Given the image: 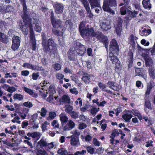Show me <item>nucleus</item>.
Here are the masks:
<instances>
[{"instance_id":"obj_59","label":"nucleus","mask_w":155,"mask_h":155,"mask_svg":"<svg viewBox=\"0 0 155 155\" xmlns=\"http://www.w3.org/2000/svg\"><path fill=\"white\" fill-rule=\"evenodd\" d=\"M141 43L144 45L145 46H148L150 44L149 41H147L146 42V41L144 39H142L140 41Z\"/></svg>"},{"instance_id":"obj_60","label":"nucleus","mask_w":155,"mask_h":155,"mask_svg":"<svg viewBox=\"0 0 155 155\" xmlns=\"http://www.w3.org/2000/svg\"><path fill=\"white\" fill-rule=\"evenodd\" d=\"M138 11H134V12H131L130 11L129 12V14H130V16L131 17H136V15L137 14H138Z\"/></svg>"},{"instance_id":"obj_5","label":"nucleus","mask_w":155,"mask_h":155,"mask_svg":"<svg viewBox=\"0 0 155 155\" xmlns=\"http://www.w3.org/2000/svg\"><path fill=\"white\" fill-rule=\"evenodd\" d=\"M50 17L51 22L53 28H62V21L59 19H56L53 12H51Z\"/></svg>"},{"instance_id":"obj_24","label":"nucleus","mask_w":155,"mask_h":155,"mask_svg":"<svg viewBox=\"0 0 155 155\" xmlns=\"http://www.w3.org/2000/svg\"><path fill=\"white\" fill-rule=\"evenodd\" d=\"M34 21L33 22V23L35 24V30L38 32H40L41 30V24L39 20L37 19H34Z\"/></svg>"},{"instance_id":"obj_49","label":"nucleus","mask_w":155,"mask_h":155,"mask_svg":"<svg viewBox=\"0 0 155 155\" xmlns=\"http://www.w3.org/2000/svg\"><path fill=\"white\" fill-rule=\"evenodd\" d=\"M58 153L61 155H67L68 154V152L66 150H64L63 149H59L57 152Z\"/></svg>"},{"instance_id":"obj_23","label":"nucleus","mask_w":155,"mask_h":155,"mask_svg":"<svg viewBox=\"0 0 155 155\" xmlns=\"http://www.w3.org/2000/svg\"><path fill=\"white\" fill-rule=\"evenodd\" d=\"M0 41L5 43H7L9 41V39L8 36L0 31Z\"/></svg>"},{"instance_id":"obj_54","label":"nucleus","mask_w":155,"mask_h":155,"mask_svg":"<svg viewBox=\"0 0 155 155\" xmlns=\"http://www.w3.org/2000/svg\"><path fill=\"white\" fill-rule=\"evenodd\" d=\"M47 110L44 107H42L41 109V116L45 117L47 113Z\"/></svg>"},{"instance_id":"obj_21","label":"nucleus","mask_w":155,"mask_h":155,"mask_svg":"<svg viewBox=\"0 0 155 155\" xmlns=\"http://www.w3.org/2000/svg\"><path fill=\"white\" fill-rule=\"evenodd\" d=\"M91 9L96 7H99L101 8L99 0H88Z\"/></svg>"},{"instance_id":"obj_4","label":"nucleus","mask_w":155,"mask_h":155,"mask_svg":"<svg viewBox=\"0 0 155 155\" xmlns=\"http://www.w3.org/2000/svg\"><path fill=\"white\" fill-rule=\"evenodd\" d=\"M117 6L116 0H104L102 8L104 11L114 15L115 12L114 9Z\"/></svg>"},{"instance_id":"obj_14","label":"nucleus","mask_w":155,"mask_h":155,"mask_svg":"<svg viewBox=\"0 0 155 155\" xmlns=\"http://www.w3.org/2000/svg\"><path fill=\"white\" fill-rule=\"evenodd\" d=\"M100 26L102 30L107 31L111 28V23L109 20L104 21L100 24Z\"/></svg>"},{"instance_id":"obj_47","label":"nucleus","mask_w":155,"mask_h":155,"mask_svg":"<svg viewBox=\"0 0 155 155\" xmlns=\"http://www.w3.org/2000/svg\"><path fill=\"white\" fill-rule=\"evenodd\" d=\"M71 117L74 119H76L78 117V113L74 111H72L71 113Z\"/></svg>"},{"instance_id":"obj_63","label":"nucleus","mask_w":155,"mask_h":155,"mask_svg":"<svg viewBox=\"0 0 155 155\" xmlns=\"http://www.w3.org/2000/svg\"><path fill=\"white\" fill-rule=\"evenodd\" d=\"M16 90V88L14 87H9L7 91L10 93H12L15 91Z\"/></svg>"},{"instance_id":"obj_34","label":"nucleus","mask_w":155,"mask_h":155,"mask_svg":"<svg viewBox=\"0 0 155 155\" xmlns=\"http://www.w3.org/2000/svg\"><path fill=\"white\" fill-rule=\"evenodd\" d=\"M117 35H119L121 32L122 27L120 23H118L114 26Z\"/></svg>"},{"instance_id":"obj_48","label":"nucleus","mask_w":155,"mask_h":155,"mask_svg":"<svg viewBox=\"0 0 155 155\" xmlns=\"http://www.w3.org/2000/svg\"><path fill=\"white\" fill-rule=\"evenodd\" d=\"M23 105L28 108H30L33 106L32 103L29 101L25 102L23 103Z\"/></svg>"},{"instance_id":"obj_46","label":"nucleus","mask_w":155,"mask_h":155,"mask_svg":"<svg viewBox=\"0 0 155 155\" xmlns=\"http://www.w3.org/2000/svg\"><path fill=\"white\" fill-rule=\"evenodd\" d=\"M50 123L47 121H45L41 125V128L43 131H45L47 130V125H49Z\"/></svg>"},{"instance_id":"obj_62","label":"nucleus","mask_w":155,"mask_h":155,"mask_svg":"<svg viewBox=\"0 0 155 155\" xmlns=\"http://www.w3.org/2000/svg\"><path fill=\"white\" fill-rule=\"evenodd\" d=\"M98 111V109L96 108H93L91 110V112L93 115H95Z\"/></svg>"},{"instance_id":"obj_39","label":"nucleus","mask_w":155,"mask_h":155,"mask_svg":"<svg viewBox=\"0 0 155 155\" xmlns=\"http://www.w3.org/2000/svg\"><path fill=\"white\" fill-rule=\"evenodd\" d=\"M22 66L32 70L34 69V65L28 63H25L23 64Z\"/></svg>"},{"instance_id":"obj_20","label":"nucleus","mask_w":155,"mask_h":155,"mask_svg":"<svg viewBox=\"0 0 155 155\" xmlns=\"http://www.w3.org/2000/svg\"><path fill=\"white\" fill-rule=\"evenodd\" d=\"M59 117L61 125L64 124L66 123L69 120L67 114L64 112L61 113L59 115Z\"/></svg>"},{"instance_id":"obj_22","label":"nucleus","mask_w":155,"mask_h":155,"mask_svg":"<svg viewBox=\"0 0 155 155\" xmlns=\"http://www.w3.org/2000/svg\"><path fill=\"white\" fill-rule=\"evenodd\" d=\"M78 49L77 51V53L81 55H83L86 51L85 47L84 45L80 43L78 44Z\"/></svg>"},{"instance_id":"obj_2","label":"nucleus","mask_w":155,"mask_h":155,"mask_svg":"<svg viewBox=\"0 0 155 155\" xmlns=\"http://www.w3.org/2000/svg\"><path fill=\"white\" fill-rule=\"evenodd\" d=\"M24 20L23 22H25L21 27V30L24 35H27L28 33V28L30 29V45L31 46L32 49L33 51H35L36 49V41L35 39V36L33 30L32 20L31 19L29 18H27Z\"/></svg>"},{"instance_id":"obj_41","label":"nucleus","mask_w":155,"mask_h":155,"mask_svg":"<svg viewBox=\"0 0 155 155\" xmlns=\"http://www.w3.org/2000/svg\"><path fill=\"white\" fill-rule=\"evenodd\" d=\"M51 125L54 128H58L59 127V123L58 120H54L52 121Z\"/></svg>"},{"instance_id":"obj_61","label":"nucleus","mask_w":155,"mask_h":155,"mask_svg":"<svg viewBox=\"0 0 155 155\" xmlns=\"http://www.w3.org/2000/svg\"><path fill=\"white\" fill-rule=\"evenodd\" d=\"M78 101H79L78 103L79 106L80 107L82 105V100H81V98L80 97L78 98V99H77V100L75 102V103L77 105H78Z\"/></svg>"},{"instance_id":"obj_35","label":"nucleus","mask_w":155,"mask_h":155,"mask_svg":"<svg viewBox=\"0 0 155 155\" xmlns=\"http://www.w3.org/2000/svg\"><path fill=\"white\" fill-rule=\"evenodd\" d=\"M133 115L130 114H126L122 116V118L126 122H129Z\"/></svg>"},{"instance_id":"obj_30","label":"nucleus","mask_w":155,"mask_h":155,"mask_svg":"<svg viewBox=\"0 0 155 155\" xmlns=\"http://www.w3.org/2000/svg\"><path fill=\"white\" fill-rule=\"evenodd\" d=\"M144 106V110L146 111L147 110L146 108H148L149 110H152L151 104L150 101L147 99H145V104Z\"/></svg>"},{"instance_id":"obj_10","label":"nucleus","mask_w":155,"mask_h":155,"mask_svg":"<svg viewBox=\"0 0 155 155\" xmlns=\"http://www.w3.org/2000/svg\"><path fill=\"white\" fill-rule=\"evenodd\" d=\"M62 125L63 129L65 131H68L71 130L74 128L75 124L71 120H69L67 122Z\"/></svg>"},{"instance_id":"obj_51","label":"nucleus","mask_w":155,"mask_h":155,"mask_svg":"<svg viewBox=\"0 0 155 155\" xmlns=\"http://www.w3.org/2000/svg\"><path fill=\"white\" fill-rule=\"evenodd\" d=\"M93 143L95 146L99 147L100 146V142L95 138L93 139Z\"/></svg>"},{"instance_id":"obj_52","label":"nucleus","mask_w":155,"mask_h":155,"mask_svg":"<svg viewBox=\"0 0 155 155\" xmlns=\"http://www.w3.org/2000/svg\"><path fill=\"white\" fill-rule=\"evenodd\" d=\"M37 155H48V153L44 150H38L37 152Z\"/></svg>"},{"instance_id":"obj_56","label":"nucleus","mask_w":155,"mask_h":155,"mask_svg":"<svg viewBox=\"0 0 155 155\" xmlns=\"http://www.w3.org/2000/svg\"><path fill=\"white\" fill-rule=\"evenodd\" d=\"M120 12L121 15H125L126 13V8L124 7H121L120 8Z\"/></svg>"},{"instance_id":"obj_33","label":"nucleus","mask_w":155,"mask_h":155,"mask_svg":"<svg viewBox=\"0 0 155 155\" xmlns=\"http://www.w3.org/2000/svg\"><path fill=\"white\" fill-rule=\"evenodd\" d=\"M56 113L53 111H51L48 114V116L46 117V119L48 121H51L54 119L56 117Z\"/></svg>"},{"instance_id":"obj_27","label":"nucleus","mask_w":155,"mask_h":155,"mask_svg":"<svg viewBox=\"0 0 155 155\" xmlns=\"http://www.w3.org/2000/svg\"><path fill=\"white\" fill-rule=\"evenodd\" d=\"M150 1V0H143L142 1L143 6L145 9H149L151 8V4Z\"/></svg>"},{"instance_id":"obj_11","label":"nucleus","mask_w":155,"mask_h":155,"mask_svg":"<svg viewBox=\"0 0 155 155\" xmlns=\"http://www.w3.org/2000/svg\"><path fill=\"white\" fill-rule=\"evenodd\" d=\"M145 61V64L147 67H149L150 68L153 67L154 65V61L147 54H143L142 55Z\"/></svg>"},{"instance_id":"obj_16","label":"nucleus","mask_w":155,"mask_h":155,"mask_svg":"<svg viewBox=\"0 0 155 155\" xmlns=\"http://www.w3.org/2000/svg\"><path fill=\"white\" fill-rule=\"evenodd\" d=\"M23 90L26 93L33 97L36 98L38 97V94L34 90L25 87H23Z\"/></svg>"},{"instance_id":"obj_9","label":"nucleus","mask_w":155,"mask_h":155,"mask_svg":"<svg viewBox=\"0 0 155 155\" xmlns=\"http://www.w3.org/2000/svg\"><path fill=\"white\" fill-rule=\"evenodd\" d=\"M81 73V74L82 76L81 78L82 80L86 84H88L91 81V79H92L94 76L91 74H89L82 71H80Z\"/></svg>"},{"instance_id":"obj_31","label":"nucleus","mask_w":155,"mask_h":155,"mask_svg":"<svg viewBox=\"0 0 155 155\" xmlns=\"http://www.w3.org/2000/svg\"><path fill=\"white\" fill-rule=\"evenodd\" d=\"M108 86L114 91H117L119 89L118 86L111 81H109L107 83Z\"/></svg>"},{"instance_id":"obj_8","label":"nucleus","mask_w":155,"mask_h":155,"mask_svg":"<svg viewBox=\"0 0 155 155\" xmlns=\"http://www.w3.org/2000/svg\"><path fill=\"white\" fill-rule=\"evenodd\" d=\"M56 28H54L52 29V31L53 33L55 35H56L58 37V40L60 45L61 46H62L64 43V41L62 36H61V35H62L63 33H61L60 31L56 29Z\"/></svg>"},{"instance_id":"obj_28","label":"nucleus","mask_w":155,"mask_h":155,"mask_svg":"<svg viewBox=\"0 0 155 155\" xmlns=\"http://www.w3.org/2000/svg\"><path fill=\"white\" fill-rule=\"evenodd\" d=\"M48 143L45 137H42L38 143V145H39L41 147H46Z\"/></svg>"},{"instance_id":"obj_15","label":"nucleus","mask_w":155,"mask_h":155,"mask_svg":"<svg viewBox=\"0 0 155 155\" xmlns=\"http://www.w3.org/2000/svg\"><path fill=\"white\" fill-rule=\"evenodd\" d=\"M151 33L150 28L148 26L142 27L139 31L140 35L142 36H146Z\"/></svg>"},{"instance_id":"obj_57","label":"nucleus","mask_w":155,"mask_h":155,"mask_svg":"<svg viewBox=\"0 0 155 155\" xmlns=\"http://www.w3.org/2000/svg\"><path fill=\"white\" fill-rule=\"evenodd\" d=\"M70 92L72 94L77 95L78 93V91L77 89L75 88H71L70 89Z\"/></svg>"},{"instance_id":"obj_45","label":"nucleus","mask_w":155,"mask_h":155,"mask_svg":"<svg viewBox=\"0 0 155 155\" xmlns=\"http://www.w3.org/2000/svg\"><path fill=\"white\" fill-rule=\"evenodd\" d=\"M52 66L54 69L56 71H58L61 69V65L59 64L56 63L54 64Z\"/></svg>"},{"instance_id":"obj_13","label":"nucleus","mask_w":155,"mask_h":155,"mask_svg":"<svg viewBox=\"0 0 155 155\" xmlns=\"http://www.w3.org/2000/svg\"><path fill=\"white\" fill-rule=\"evenodd\" d=\"M55 12L57 14H58L61 13L64 10V7L63 4L61 3L55 2L53 5Z\"/></svg>"},{"instance_id":"obj_19","label":"nucleus","mask_w":155,"mask_h":155,"mask_svg":"<svg viewBox=\"0 0 155 155\" xmlns=\"http://www.w3.org/2000/svg\"><path fill=\"white\" fill-rule=\"evenodd\" d=\"M70 144L74 147H78L80 145V143L79 138L74 137L73 136H71Z\"/></svg>"},{"instance_id":"obj_58","label":"nucleus","mask_w":155,"mask_h":155,"mask_svg":"<svg viewBox=\"0 0 155 155\" xmlns=\"http://www.w3.org/2000/svg\"><path fill=\"white\" fill-rule=\"evenodd\" d=\"M87 126L86 124L84 123H81L78 125V128L81 130H82L86 128Z\"/></svg>"},{"instance_id":"obj_6","label":"nucleus","mask_w":155,"mask_h":155,"mask_svg":"<svg viewBox=\"0 0 155 155\" xmlns=\"http://www.w3.org/2000/svg\"><path fill=\"white\" fill-rule=\"evenodd\" d=\"M21 42V38L18 36H14L12 38V48L14 51L19 48Z\"/></svg>"},{"instance_id":"obj_32","label":"nucleus","mask_w":155,"mask_h":155,"mask_svg":"<svg viewBox=\"0 0 155 155\" xmlns=\"http://www.w3.org/2000/svg\"><path fill=\"white\" fill-rule=\"evenodd\" d=\"M72 26V24L71 21L70 20H68L65 22L64 26L63 27V29L62 30V33L65 31L66 30V28H70Z\"/></svg>"},{"instance_id":"obj_53","label":"nucleus","mask_w":155,"mask_h":155,"mask_svg":"<svg viewBox=\"0 0 155 155\" xmlns=\"http://www.w3.org/2000/svg\"><path fill=\"white\" fill-rule=\"evenodd\" d=\"M13 8L10 6H8L5 9V12H9L13 11Z\"/></svg>"},{"instance_id":"obj_50","label":"nucleus","mask_w":155,"mask_h":155,"mask_svg":"<svg viewBox=\"0 0 155 155\" xmlns=\"http://www.w3.org/2000/svg\"><path fill=\"white\" fill-rule=\"evenodd\" d=\"M39 76V73L38 72L33 73L32 74V79L34 80H37Z\"/></svg>"},{"instance_id":"obj_40","label":"nucleus","mask_w":155,"mask_h":155,"mask_svg":"<svg viewBox=\"0 0 155 155\" xmlns=\"http://www.w3.org/2000/svg\"><path fill=\"white\" fill-rule=\"evenodd\" d=\"M152 87L153 86L150 83L147 85V89L145 94L146 95H149L150 94Z\"/></svg>"},{"instance_id":"obj_3","label":"nucleus","mask_w":155,"mask_h":155,"mask_svg":"<svg viewBox=\"0 0 155 155\" xmlns=\"http://www.w3.org/2000/svg\"><path fill=\"white\" fill-rule=\"evenodd\" d=\"M42 44L43 47V50L46 53L49 52L51 55L52 54L54 55L56 53L57 48L56 44L52 38L48 40L47 44L46 42L47 38L43 35H42Z\"/></svg>"},{"instance_id":"obj_55","label":"nucleus","mask_w":155,"mask_h":155,"mask_svg":"<svg viewBox=\"0 0 155 155\" xmlns=\"http://www.w3.org/2000/svg\"><path fill=\"white\" fill-rule=\"evenodd\" d=\"M119 134V133L118 132V130L117 129H115L113 131L111 136L114 137L115 136H118Z\"/></svg>"},{"instance_id":"obj_7","label":"nucleus","mask_w":155,"mask_h":155,"mask_svg":"<svg viewBox=\"0 0 155 155\" xmlns=\"http://www.w3.org/2000/svg\"><path fill=\"white\" fill-rule=\"evenodd\" d=\"M115 53L111 52L109 54L110 60L112 61V64L115 65L116 68L119 69L120 67V62L117 57L114 55L113 53Z\"/></svg>"},{"instance_id":"obj_36","label":"nucleus","mask_w":155,"mask_h":155,"mask_svg":"<svg viewBox=\"0 0 155 155\" xmlns=\"http://www.w3.org/2000/svg\"><path fill=\"white\" fill-rule=\"evenodd\" d=\"M131 113H132L135 116H137L139 119L140 120L142 119L141 115L137 110L132 109L131 111Z\"/></svg>"},{"instance_id":"obj_42","label":"nucleus","mask_w":155,"mask_h":155,"mask_svg":"<svg viewBox=\"0 0 155 155\" xmlns=\"http://www.w3.org/2000/svg\"><path fill=\"white\" fill-rule=\"evenodd\" d=\"M86 149L87 152L91 154H93L95 151L94 148L92 147L91 146H88L86 147Z\"/></svg>"},{"instance_id":"obj_17","label":"nucleus","mask_w":155,"mask_h":155,"mask_svg":"<svg viewBox=\"0 0 155 155\" xmlns=\"http://www.w3.org/2000/svg\"><path fill=\"white\" fill-rule=\"evenodd\" d=\"M59 102L60 105L69 104L71 103L70 98L68 96L63 95L60 99Z\"/></svg>"},{"instance_id":"obj_12","label":"nucleus","mask_w":155,"mask_h":155,"mask_svg":"<svg viewBox=\"0 0 155 155\" xmlns=\"http://www.w3.org/2000/svg\"><path fill=\"white\" fill-rule=\"evenodd\" d=\"M110 50L111 52L116 53L118 51V46L115 39H113L110 42Z\"/></svg>"},{"instance_id":"obj_44","label":"nucleus","mask_w":155,"mask_h":155,"mask_svg":"<svg viewBox=\"0 0 155 155\" xmlns=\"http://www.w3.org/2000/svg\"><path fill=\"white\" fill-rule=\"evenodd\" d=\"M72 135L71 136H73L74 137L79 138V136L80 135L81 133L79 131L77 130H74L72 131Z\"/></svg>"},{"instance_id":"obj_1","label":"nucleus","mask_w":155,"mask_h":155,"mask_svg":"<svg viewBox=\"0 0 155 155\" xmlns=\"http://www.w3.org/2000/svg\"><path fill=\"white\" fill-rule=\"evenodd\" d=\"M79 31L81 35L83 38L87 40L91 36L96 37L104 44L106 50L108 49V41L107 38L104 36L101 32H95L93 28H90L88 27H86L85 23L84 22H82L80 24Z\"/></svg>"},{"instance_id":"obj_25","label":"nucleus","mask_w":155,"mask_h":155,"mask_svg":"<svg viewBox=\"0 0 155 155\" xmlns=\"http://www.w3.org/2000/svg\"><path fill=\"white\" fill-rule=\"evenodd\" d=\"M27 136L29 137H31L33 138H36L38 139L41 136V133L38 132L33 133L29 132L27 134Z\"/></svg>"},{"instance_id":"obj_29","label":"nucleus","mask_w":155,"mask_h":155,"mask_svg":"<svg viewBox=\"0 0 155 155\" xmlns=\"http://www.w3.org/2000/svg\"><path fill=\"white\" fill-rule=\"evenodd\" d=\"M155 70L154 67H150L148 69L149 75L150 78L153 79H155Z\"/></svg>"},{"instance_id":"obj_38","label":"nucleus","mask_w":155,"mask_h":155,"mask_svg":"<svg viewBox=\"0 0 155 155\" xmlns=\"http://www.w3.org/2000/svg\"><path fill=\"white\" fill-rule=\"evenodd\" d=\"M64 108L65 111L67 113H71L73 109V107L69 104H66Z\"/></svg>"},{"instance_id":"obj_64","label":"nucleus","mask_w":155,"mask_h":155,"mask_svg":"<svg viewBox=\"0 0 155 155\" xmlns=\"http://www.w3.org/2000/svg\"><path fill=\"white\" fill-rule=\"evenodd\" d=\"M28 124L27 121L25 120L23 121L21 124V127L22 128H26L27 126L28 125Z\"/></svg>"},{"instance_id":"obj_26","label":"nucleus","mask_w":155,"mask_h":155,"mask_svg":"<svg viewBox=\"0 0 155 155\" xmlns=\"http://www.w3.org/2000/svg\"><path fill=\"white\" fill-rule=\"evenodd\" d=\"M56 78L59 81V83L61 84L63 83V79L64 77V75L62 73L58 72L55 74Z\"/></svg>"},{"instance_id":"obj_37","label":"nucleus","mask_w":155,"mask_h":155,"mask_svg":"<svg viewBox=\"0 0 155 155\" xmlns=\"http://www.w3.org/2000/svg\"><path fill=\"white\" fill-rule=\"evenodd\" d=\"M13 98L14 99L19 101L22 100L23 98V96L20 94H16L14 95Z\"/></svg>"},{"instance_id":"obj_43","label":"nucleus","mask_w":155,"mask_h":155,"mask_svg":"<svg viewBox=\"0 0 155 155\" xmlns=\"http://www.w3.org/2000/svg\"><path fill=\"white\" fill-rule=\"evenodd\" d=\"M30 122L31 124L33 125V129H37L38 127V123H35V120L33 119H31L30 120Z\"/></svg>"},{"instance_id":"obj_18","label":"nucleus","mask_w":155,"mask_h":155,"mask_svg":"<svg viewBox=\"0 0 155 155\" xmlns=\"http://www.w3.org/2000/svg\"><path fill=\"white\" fill-rule=\"evenodd\" d=\"M80 1L84 5L86 11L87 12V14H88V16L91 17L92 16V15L91 13L89 5L87 0H80Z\"/></svg>"}]
</instances>
